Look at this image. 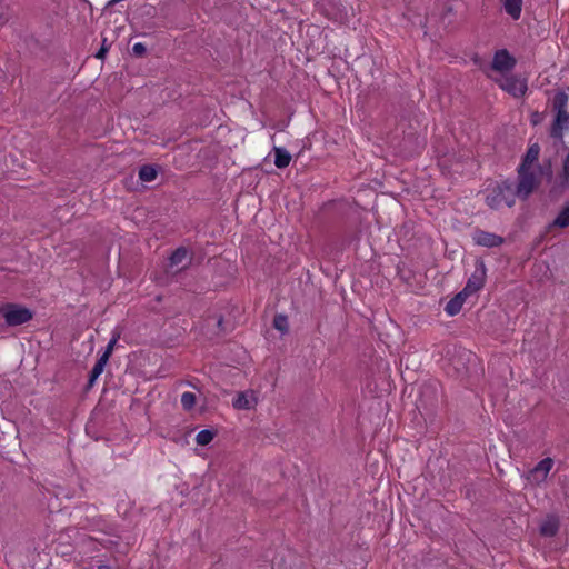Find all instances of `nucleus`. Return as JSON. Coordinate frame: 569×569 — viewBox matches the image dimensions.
I'll use <instances>...</instances> for the list:
<instances>
[{"mask_svg":"<svg viewBox=\"0 0 569 569\" xmlns=\"http://www.w3.org/2000/svg\"><path fill=\"white\" fill-rule=\"evenodd\" d=\"M552 103L556 116L549 133L551 138L562 140L565 131L569 130V96L565 91H558Z\"/></svg>","mask_w":569,"mask_h":569,"instance_id":"f257e3e1","label":"nucleus"},{"mask_svg":"<svg viewBox=\"0 0 569 569\" xmlns=\"http://www.w3.org/2000/svg\"><path fill=\"white\" fill-rule=\"evenodd\" d=\"M518 194L515 190V183L510 180H505L492 189L486 196V203L491 209H499L501 206L512 207L516 203Z\"/></svg>","mask_w":569,"mask_h":569,"instance_id":"f03ea898","label":"nucleus"},{"mask_svg":"<svg viewBox=\"0 0 569 569\" xmlns=\"http://www.w3.org/2000/svg\"><path fill=\"white\" fill-rule=\"evenodd\" d=\"M0 316L3 317L7 326L17 327L30 321L33 312L24 306L9 302L0 307Z\"/></svg>","mask_w":569,"mask_h":569,"instance_id":"7ed1b4c3","label":"nucleus"},{"mask_svg":"<svg viewBox=\"0 0 569 569\" xmlns=\"http://www.w3.org/2000/svg\"><path fill=\"white\" fill-rule=\"evenodd\" d=\"M517 173L518 182L515 184L516 193L518 198L527 200L538 187L539 180L533 170L523 169V167H518Z\"/></svg>","mask_w":569,"mask_h":569,"instance_id":"20e7f679","label":"nucleus"},{"mask_svg":"<svg viewBox=\"0 0 569 569\" xmlns=\"http://www.w3.org/2000/svg\"><path fill=\"white\" fill-rule=\"evenodd\" d=\"M487 277V268L483 260L478 259L475 264V271L468 278L467 283L465 286L466 291H469L471 295L480 291L486 282Z\"/></svg>","mask_w":569,"mask_h":569,"instance_id":"39448f33","label":"nucleus"},{"mask_svg":"<svg viewBox=\"0 0 569 569\" xmlns=\"http://www.w3.org/2000/svg\"><path fill=\"white\" fill-rule=\"evenodd\" d=\"M500 88L515 98L525 96L528 90L526 79L517 76H508L500 82Z\"/></svg>","mask_w":569,"mask_h":569,"instance_id":"423d86ee","label":"nucleus"},{"mask_svg":"<svg viewBox=\"0 0 569 569\" xmlns=\"http://www.w3.org/2000/svg\"><path fill=\"white\" fill-rule=\"evenodd\" d=\"M418 408L433 409L439 402V392L436 383L422 385L420 389Z\"/></svg>","mask_w":569,"mask_h":569,"instance_id":"0eeeda50","label":"nucleus"},{"mask_svg":"<svg viewBox=\"0 0 569 569\" xmlns=\"http://www.w3.org/2000/svg\"><path fill=\"white\" fill-rule=\"evenodd\" d=\"M472 240L477 246L486 248H496L505 242V239L501 236L481 229L475 230Z\"/></svg>","mask_w":569,"mask_h":569,"instance_id":"6e6552de","label":"nucleus"},{"mask_svg":"<svg viewBox=\"0 0 569 569\" xmlns=\"http://www.w3.org/2000/svg\"><path fill=\"white\" fill-rule=\"evenodd\" d=\"M560 517L556 513H548L539 525V533L543 538H553L560 530Z\"/></svg>","mask_w":569,"mask_h":569,"instance_id":"1a4fd4ad","label":"nucleus"},{"mask_svg":"<svg viewBox=\"0 0 569 569\" xmlns=\"http://www.w3.org/2000/svg\"><path fill=\"white\" fill-rule=\"evenodd\" d=\"M515 66L516 59L506 49L498 50L491 62V68L499 72L510 71Z\"/></svg>","mask_w":569,"mask_h":569,"instance_id":"9d476101","label":"nucleus"},{"mask_svg":"<svg viewBox=\"0 0 569 569\" xmlns=\"http://www.w3.org/2000/svg\"><path fill=\"white\" fill-rule=\"evenodd\" d=\"M569 189V152L562 160V168L559 173V180L550 188L551 196H560Z\"/></svg>","mask_w":569,"mask_h":569,"instance_id":"9b49d317","label":"nucleus"},{"mask_svg":"<svg viewBox=\"0 0 569 569\" xmlns=\"http://www.w3.org/2000/svg\"><path fill=\"white\" fill-rule=\"evenodd\" d=\"M552 466L553 460L551 458H543L537 463V466L530 471V473L536 481H545Z\"/></svg>","mask_w":569,"mask_h":569,"instance_id":"f8f14e48","label":"nucleus"},{"mask_svg":"<svg viewBox=\"0 0 569 569\" xmlns=\"http://www.w3.org/2000/svg\"><path fill=\"white\" fill-rule=\"evenodd\" d=\"M540 154V146L538 143H533L529 146L525 156L521 159V163L519 167H523V169L532 170L533 163H536L539 159Z\"/></svg>","mask_w":569,"mask_h":569,"instance_id":"ddd939ff","label":"nucleus"},{"mask_svg":"<svg viewBox=\"0 0 569 569\" xmlns=\"http://www.w3.org/2000/svg\"><path fill=\"white\" fill-rule=\"evenodd\" d=\"M505 11L513 19L518 20L522 11V0H500Z\"/></svg>","mask_w":569,"mask_h":569,"instance_id":"4468645a","label":"nucleus"},{"mask_svg":"<svg viewBox=\"0 0 569 569\" xmlns=\"http://www.w3.org/2000/svg\"><path fill=\"white\" fill-rule=\"evenodd\" d=\"M108 360L109 359H107V356H100L98 358L97 362L94 363L93 368L90 371L88 379V388L92 387L98 377L103 372V369Z\"/></svg>","mask_w":569,"mask_h":569,"instance_id":"2eb2a0df","label":"nucleus"},{"mask_svg":"<svg viewBox=\"0 0 569 569\" xmlns=\"http://www.w3.org/2000/svg\"><path fill=\"white\" fill-rule=\"evenodd\" d=\"M274 164L279 169L287 168L291 161V154L281 147H274Z\"/></svg>","mask_w":569,"mask_h":569,"instance_id":"dca6fc26","label":"nucleus"},{"mask_svg":"<svg viewBox=\"0 0 569 569\" xmlns=\"http://www.w3.org/2000/svg\"><path fill=\"white\" fill-rule=\"evenodd\" d=\"M189 256V251L186 247L177 248L169 257V267L173 268L181 264Z\"/></svg>","mask_w":569,"mask_h":569,"instance_id":"f3484780","label":"nucleus"},{"mask_svg":"<svg viewBox=\"0 0 569 569\" xmlns=\"http://www.w3.org/2000/svg\"><path fill=\"white\" fill-rule=\"evenodd\" d=\"M550 228H567L569 227V206L565 207L558 216L555 218V220L550 223Z\"/></svg>","mask_w":569,"mask_h":569,"instance_id":"a211bd4d","label":"nucleus"},{"mask_svg":"<svg viewBox=\"0 0 569 569\" xmlns=\"http://www.w3.org/2000/svg\"><path fill=\"white\" fill-rule=\"evenodd\" d=\"M158 171L151 164H143L139 169V178L144 182H151L157 178Z\"/></svg>","mask_w":569,"mask_h":569,"instance_id":"6ab92c4d","label":"nucleus"},{"mask_svg":"<svg viewBox=\"0 0 569 569\" xmlns=\"http://www.w3.org/2000/svg\"><path fill=\"white\" fill-rule=\"evenodd\" d=\"M232 406L238 410H248L252 407L246 392H238L237 397L232 401Z\"/></svg>","mask_w":569,"mask_h":569,"instance_id":"aec40b11","label":"nucleus"},{"mask_svg":"<svg viewBox=\"0 0 569 569\" xmlns=\"http://www.w3.org/2000/svg\"><path fill=\"white\" fill-rule=\"evenodd\" d=\"M216 436V432L210 429H203L199 431L196 436V441L200 446H207L209 445Z\"/></svg>","mask_w":569,"mask_h":569,"instance_id":"412c9836","label":"nucleus"},{"mask_svg":"<svg viewBox=\"0 0 569 569\" xmlns=\"http://www.w3.org/2000/svg\"><path fill=\"white\" fill-rule=\"evenodd\" d=\"M196 403V395L192 392H183L181 395V405L184 410H191Z\"/></svg>","mask_w":569,"mask_h":569,"instance_id":"4be33fe9","label":"nucleus"},{"mask_svg":"<svg viewBox=\"0 0 569 569\" xmlns=\"http://www.w3.org/2000/svg\"><path fill=\"white\" fill-rule=\"evenodd\" d=\"M273 327L281 332H287L288 331V318L284 315H277L273 318Z\"/></svg>","mask_w":569,"mask_h":569,"instance_id":"5701e85b","label":"nucleus"},{"mask_svg":"<svg viewBox=\"0 0 569 569\" xmlns=\"http://www.w3.org/2000/svg\"><path fill=\"white\" fill-rule=\"evenodd\" d=\"M460 310H461V307L459 305H457L456 301L452 300V298L447 302V305L445 307V311L449 316H456L460 312Z\"/></svg>","mask_w":569,"mask_h":569,"instance_id":"b1692460","label":"nucleus"},{"mask_svg":"<svg viewBox=\"0 0 569 569\" xmlns=\"http://www.w3.org/2000/svg\"><path fill=\"white\" fill-rule=\"evenodd\" d=\"M471 296V293L469 291H466V289L463 288L460 292H458L453 298L452 300L456 301L457 305H459L461 308L466 301V299Z\"/></svg>","mask_w":569,"mask_h":569,"instance_id":"393cba45","label":"nucleus"},{"mask_svg":"<svg viewBox=\"0 0 569 569\" xmlns=\"http://www.w3.org/2000/svg\"><path fill=\"white\" fill-rule=\"evenodd\" d=\"M471 296V293L469 291H466V289L463 288L460 292H458L453 298L452 300L456 301L457 305H459L461 308L466 301V299Z\"/></svg>","mask_w":569,"mask_h":569,"instance_id":"a878e982","label":"nucleus"},{"mask_svg":"<svg viewBox=\"0 0 569 569\" xmlns=\"http://www.w3.org/2000/svg\"><path fill=\"white\" fill-rule=\"evenodd\" d=\"M119 339V335H114L110 341L108 342L107 347H106V350L103 351V353L101 356H107V359L110 358L112 351H113V348H114V345L117 343Z\"/></svg>","mask_w":569,"mask_h":569,"instance_id":"bb28decb","label":"nucleus"},{"mask_svg":"<svg viewBox=\"0 0 569 569\" xmlns=\"http://www.w3.org/2000/svg\"><path fill=\"white\" fill-rule=\"evenodd\" d=\"M147 49L146 46L141 42H137L132 46V53L136 57H142L146 53Z\"/></svg>","mask_w":569,"mask_h":569,"instance_id":"cd10ccee","label":"nucleus"},{"mask_svg":"<svg viewBox=\"0 0 569 569\" xmlns=\"http://www.w3.org/2000/svg\"><path fill=\"white\" fill-rule=\"evenodd\" d=\"M109 48L106 46V39L103 40L102 42V46L101 48L98 50V52L96 53V58L97 59H104L107 52H108Z\"/></svg>","mask_w":569,"mask_h":569,"instance_id":"c85d7f7f","label":"nucleus"},{"mask_svg":"<svg viewBox=\"0 0 569 569\" xmlns=\"http://www.w3.org/2000/svg\"><path fill=\"white\" fill-rule=\"evenodd\" d=\"M541 120H542V116H541V113H540V112H538V111H533V112L531 113L530 122H531L533 126L539 124V123L541 122Z\"/></svg>","mask_w":569,"mask_h":569,"instance_id":"c756f323","label":"nucleus"},{"mask_svg":"<svg viewBox=\"0 0 569 569\" xmlns=\"http://www.w3.org/2000/svg\"><path fill=\"white\" fill-rule=\"evenodd\" d=\"M546 173L548 176V179L552 178V171H551V163H550V161H548V164L546 167Z\"/></svg>","mask_w":569,"mask_h":569,"instance_id":"7c9ffc66","label":"nucleus"},{"mask_svg":"<svg viewBox=\"0 0 569 569\" xmlns=\"http://www.w3.org/2000/svg\"><path fill=\"white\" fill-rule=\"evenodd\" d=\"M98 569H110L108 565H99Z\"/></svg>","mask_w":569,"mask_h":569,"instance_id":"2f4dec72","label":"nucleus"},{"mask_svg":"<svg viewBox=\"0 0 569 569\" xmlns=\"http://www.w3.org/2000/svg\"><path fill=\"white\" fill-rule=\"evenodd\" d=\"M538 168H539L540 173H541V174H543V173H545V169H543V167H542V166H540V164H538Z\"/></svg>","mask_w":569,"mask_h":569,"instance_id":"473e14b6","label":"nucleus"},{"mask_svg":"<svg viewBox=\"0 0 569 569\" xmlns=\"http://www.w3.org/2000/svg\"><path fill=\"white\" fill-rule=\"evenodd\" d=\"M4 23V20L2 19V17L0 16V24H3Z\"/></svg>","mask_w":569,"mask_h":569,"instance_id":"72a5a7b5","label":"nucleus"},{"mask_svg":"<svg viewBox=\"0 0 569 569\" xmlns=\"http://www.w3.org/2000/svg\"><path fill=\"white\" fill-rule=\"evenodd\" d=\"M218 325H219V326H221V325H222V319H219Z\"/></svg>","mask_w":569,"mask_h":569,"instance_id":"f704fd0d","label":"nucleus"}]
</instances>
